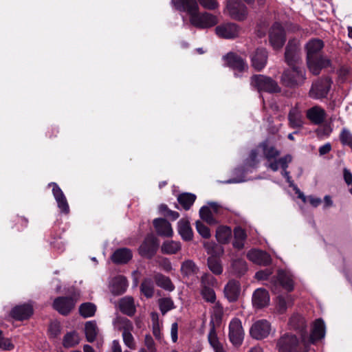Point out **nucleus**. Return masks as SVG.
I'll use <instances>...</instances> for the list:
<instances>
[{
	"instance_id": "nucleus-3",
	"label": "nucleus",
	"mask_w": 352,
	"mask_h": 352,
	"mask_svg": "<svg viewBox=\"0 0 352 352\" xmlns=\"http://www.w3.org/2000/svg\"><path fill=\"white\" fill-rule=\"evenodd\" d=\"M325 333L326 327L324 320L322 318H318L312 323L309 335L307 334V331L301 334V342L307 349L311 344H315L317 342L323 339Z\"/></svg>"
},
{
	"instance_id": "nucleus-46",
	"label": "nucleus",
	"mask_w": 352,
	"mask_h": 352,
	"mask_svg": "<svg viewBox=\"0 0 352 352\" xmlns=\"http://www.w3.org/2000/svg\"><path fill=\"white\" fill-rule=\"evenodd\" d=\"M78 334L75 331L67 333L63 339V345L65 348L74 347L79 343Z\"/></svg>"
},
{
	"instance_id": "nucleus-31",
	"label": "nucleus",
	"mask_w": 352,
	"mask_h": 352,
	"mask_svg": "<svg viewBox=\"0 0 352 352\" xmlns=\"http://www.w3.org/2000/svg\"><path fill=\"white\" fill-rule=\"evenodd\" d=\"M177 225L178 232L182 239L186 241H191L193 238V232L188 220L182 219L178 221Z\"/></svg>"
},
{
	"instance_id": "nucleus-38",
	"label": "nucleus",
	"mask_w": 352,
	"mask_h": 352,
	"mask_svg": "<svg viewBox=\"0 0 352 352\" xmlns=\"http://www.w3.org/2000/svg\"><path fill=\"white\" fill-rule=\"evenodd\" d=\"M248 270L247 263L243 258L232 260L231 263V272L237 276H243Z\"/></svg>"
},
{
	"instance_id": "nucleus-2",
	"label": "nucleus",
	"mask_w": 352,
	"mask_h": 352,
	"mask_svg": "<svg viewBox=\"0 0 352 352\" xmlns=\"http://www.w3.org/2000/svg\"><path fill=\"white\" fill-rule=\"evenodd\" d=\"M250 85L258 92L268 94H278L281 92V87L272 78L262 75L254 74L250 77Z\"/></svg>"
},
{
	"instance_id": "nucleus-54",
	"label": "nucleus",
	"mask_w": 352,
	"mask_h": 352,
	"mask_svg": "<svg viewBox=\"0 0 352 352\" xmlns=\"http://www.w3.org/2000/svg\"><path fill=\"white\" fill-rule=\"evenodd\" d=\"M201 295L205 301L214 303L216 300V294L213 288H201Z\"/></svg>"
},
{
	"instance_id": "nucleus-34",
	"label": "nucleus",
	"mask_w": 352,
	"mask_h": 352,
	"mask_svg": "<svg viewBox=\"0 0 352 352\" xmlns=\"http://www.w3.org/2000/svg\"><path fill=\"white\" fill-rule=\"evenodd\" d=\"M234 241L233 247L241 250L244 248V243L247 239V234L244 229L240 226H237L234 229Z\"/></svg>"
},
{
	"instance_id": "nucleus-30",
	"label": "nucleus",
	"mask_w": 352,
	"mask_h": 352,
	"mask_svg": "<svg viewBox=\"0 0 352 352\" xmlns=\"http://www.w3.org/2000/svg\"><path fill=\"white\" fill-rule=\"evenodd\" d=\"M119 308L122 314L129 316H133L136 311L134 300L131 296L122 298L119 301Z\"/></svg>"
},
{
	"instance_id": "nucleus-49",
	"label": "nucleus",
	"mask_w": 352,
	"mask_h": 352,
	"mask_svg": "<svg viewBox=\"0 0 352 352\" xmlns=\"http://www.w3.org/2000/svg\"><path fill=\"white\" fill-rule=\"evenodd\" d=\"M292 304L291 296L289 295H279L277 297V309L279 313H284L287 307Z\"/></svg>"
},
{
	"instance_id": "nucleus-64",
	"label": "nucleus",
	"mask_w": 352,
	"mask_h": 352,
	"mask_svg": "<svg viewBox=\"0 0 352 352\" xmlns=\"http://www.w3.org/2000/svg\"><path fill=\"white\" fill-rule=\"evenodd\" d=\"M49 332L52 338H56L60 333V327L58 323H52L49 327Z\"/></svg>"
},
{
	"instance_id": "nucleus-17",
	"label": "nucleus",
	"mask_w": 352,
	"mask_h": 352,
	"mask_svg": "<svg viewBox=\"0 0 352 352\" xmlns=\"http://www.w3.org/2000/svg\"><path fill=\"white\" fill-rule=\"evenodd\" d=\"M240 32V27L234 23H226L215 28L217 35L222 38L232 39L236 38Z\"/></svg>"
},
{
	"instance_id": "nucleus-1",
	"label": "nucleus",
	"mask_w": 352,
	"mask_h": 352,
	"mask_svg": "<svg viewBox=\"0 0 352 352\" xmlns=\"http://www.w3.org/2000/svg\"><path fill=\"white\" fill-rule=\"evenodd\" d=\"M306 79V72L300 65L289 66L283 70L280 76L282 85L292 89L302 86Z\"/></svg>"
},
{
	"instance_id": "nucleus-13",
	"label": "nucleus",
	"mask_w": 352,
	"mask_h": 352,
	"mask_svg": "<svg viewBox=\"0 0 352 352\" xmlns=\"http://www.w3.org/2000/svg\"><path fill=\"white\" fill-rule=\"evenodd\" d=\"M299 340L291 333H285L277 341L276 347L278 352H298Z\"/></svg>"
},
{
	"instance_id": "nucleus-48",
	"label": "nucleus",
	"mask_w": 352,
	"mask_h": 352,
	"mask_svg": "<svg viewBox=\"0 0 352 352\" xmlns=\"http://www.w3.org/2000/svg\"><path fill=\"white\" fill-rule=\"evenodd\" d=\"M262 147L263 150V154L265 159L270 162L272 160H276V157L280 155V152L277 150L274 146H269L266 143L262 144Z\"/></svg>"
},
{
	"instance_id": "nucleus-8",
	"label": "nucleus",
	"mask_w": 352,
	"mask_h": 352,
	"mask_svg": "<svg viewBox=\"0 0 352 352\" xmlns=\"http://www.w3.org/2000/svg\"><path fill=\"white\" fill-rule=\"evenodd\" d=\"M189 20L192 25L199 29L209 28L218 23L216 16L207 12L200 13L199 10L197 11Z\"/></svg>"
},
{
	"instance_id": "nucleus-20",
	"label": "nucleus",
	"mask_w": 352,
	"mask_h": 352,
	"mask_svg": "<svg viewBox=\"0 0 352 352\" xmlns=\"http://www.w3.org/2000/svg\"><path fill=\"white\" fill-rule=\"evenodd\" d=\"M248 258L255 264L267 266L272 263L271 256L265 251L251 250L247 254Z\"/></svg>"
},
{
	"instance_id": "nucleus-58",
	"label": "nucleus",
	"mask_w": 352,
	"mask_h": 352,
	"mask_svg": "<svg viewBox=\"0 0 352 352\" xmlns=\"http://www.w3.org/2000/svg\"><path fill=\"white\" fill-rule=\"evenodd\" d=\"M196 229L198 233L204 239L210 237V231L208 226L204 225L201 221H196Z\"/></svg>"
},
{
	"instance_id": "nucleus-33",
	"label": "nucleus",
	"mask_w": 352,
	"mask_h": 352,
	"mask_svg": "<svg viewBox=\"0 0 352 352\" xmlns=\"http://www.w3.org/2000/svg\"><path fill=\"white\" fill-rule=\"evenodd\" d=\"M292 161V156L290 154H287L278 160H275L270 162L267 165V168H270L274 172L277 171L279 167H280L282 170H285L288 168V165Z\"/></svg>"
},
{
	"instance_id": "nucleus-25",
	"label": "nucleus",
	"mask_w": 352,
	"mask_h": 352,
	"mask_svg": "<svg viewBox=\"0 0 352 352\" xmlns=\"http://www.w3.org/2000/svg\"><path fill=\"white\" fill-rule=\"evenodd\" d=\"M307 65L314 75H318L322 68L330 66L331 61L327 58H307Z\"/></svg>"
},
{
	"instance_id": "nucleus-41",
	"label": "nucleus",
	"mask_w": 352,
	"mask_h": 352,
	"mask_svg": "<svg viewBox=\"0 0 352 352\" xmlns=\"http://www.w3.org/2000/svg\"><path fill=\"white\" fill-rule=\"evenodd\" d=\"M181 250V243L179 241H165L162 246L161 251L165 254H175Z\"/></svg>"
},
{
	"instance_id": "nucleus-6",
	"label": "nucleus",
	"mask_w": 352,
	"mask_h": 352,
	"mask_svg": "<svg viewBox=\"0 0 352 352\" xmlns=\"http://www.w3.org/2000/svg\"><path fill=\"white\" fill-rule=\"evenodd\" d=\"M284 60L288 66L299 65L302 62L300 42L297 38L288 41L284 53Z\"/></svg>"
},
{
	"instance_id": "nucleus-40",
	"label": "nucleus",
	"mask_w": 352,
	"mask_h": 352,
	"mask_svg": "<svg viewBox=\"0 0 352 352\" xmlns=\"http://www.w3.org/2000/svg\"><path fill=\"white\" fill-rule=\"evenodd\" d=\"M196 195L190 192H184L178 195L177 201L182 208L188 210L196 200Z\"/></svg>"
},
{
	"instance_id": "nucleus-43",
	"label": "nucleus",
	"mask_w": 352,
	"mask_h": 352,
	"mask_svg": "<svg viewBox=\"0 0 352 352\" xmlns=\"http://www.w3.org/2000/svg\"><path fill=\"white\" fill-rule=\"evenodd\" d=\"M154 288V282L151 278H144L140 285V292L147 298L153 296Z\"/></svg>"
},
{
	"instance_id": "nucleus-10",
	"label": "nucleus",
	"mask_w": 352,
	"mask_h": 352,
	"mask_svg": "<svg viewBox=\"0 0 352 352\" xmlns=\"http://www.w3.org/2000/svg\"><path fill=\"white\" fill-rule=\"evenodd\" d=\"M331 80L329 78H320L314 82L309 91V96L315 100L327 98L331 87Z\"/></svg>"
},
{
	"instance_id": "nucleus-51",
	"label": "nucleus",
	"mask_w": 352,
	"mask_h": 352,
	"mask_svg": "<svg viewBox=\"0 0 352 352\" xmlns=\"http://www.w3.org/2000/svg\"><path fill=\"white\" fill-rule=\"evenodd\" d=\"M159 307L162 315L175 308L174 302L170 298H162L159 299Z\"/></svg>"
},
{
	"instance_id": "nucleus-42",
	"label": "nucleus",
	"mask_w": 352,
	"mask_h": 352,
	"mask_svg": "<svg viewBox=\"0 0 352 352\" xmlns=\"http://www.w3.org/2000/svg\"><path fill=\"white\" fill-rule=\"evenodd\" d=\"M232 235V230L230 227L220 226L217 229L216 238L221 244L228 243Z\"/></svg>"
},
{
	"instance_id": "nucleus-61",
	"label": "nucleus",
	"mask_w": 352,
	"mask_h": 352,
	"mask_svg": "<svg viewBox=\"0 0 352 352\" xmlns=\"http://www.w3.org/2000/svg\"><path fill=\"white\" fill-rule=\"evenodd\" d=\"M14 347V344L11 342L10 340L4 338L2 335V331L0 330V348L6 351H11Z\"/></svg>"
},
{
	"instance_id": "nucleus-47",
	"label": "nucleus",
	"mask_w": 352,
	"mask_h": 352,
	"mask_svg": "<svg viewBox=\"0 0 352 352\" xmlns=\"http://www.w3.org/2000/svg\"><path fill=\"white\" fill-rule=\"evenodd\" d=\"M86 339L89 342H93L97 336V326L95 321H88L85 325Z\"/></svg>"
},
{
	"instance_id": "nucleus-52",
	"label": "nucleus",
	"mask_w": 352,
	"mask_h": 352,
	"mask_svg": "<svg viewBox=\"0 0 352 352\" xmlns=\"http://www.w3.org/2000/svg\"><path fill=\"white\" fill-rule=\"evenodd\" d=\"M339 139L343 146H348L352 151V133L346 128H343L340 133Z\"/></svg>"
},
{
	"instance_id": "nucleus-44",
	"label": "nucleus",
	"mask_w": 352,
	"mask_h": 352,
	"mask_svg": "<svg viewBox=\"0 0 352 352\" xmlns=\"http://www.w3.org/2000/svg\"><path fill=\"white\" fill-rule=\"evenodd\" d=\"M207 264L209 270L215 275H220L223 272V265L220 257H208Z\"/></svg>"
},
{
	"instance_id": "nucleus-50",
	"label": "nucleus",
	"mask_w": 352,
	"mask_h": 352,
	"mask_svg": "<svg viewBox=\"0 0 352 352\" xmlns=\"http://www.w3.org/2000/svg\"><path fill=\"white\" fill-rule=\"evenodd\" d=\"M199 216L201 219L206 221L208 224L214 225L217 223L216 219L212 214V212L209 207L203 206L199 210Z\"/></svg>"
},
{
	"instance_id": "nucleus-57",
	"label": "nucleus",
	"mask_w": 352,
	"mask_h": 352,
	"mask_svg": "<svg viewBox=\"0 0 352 352\" xmlns=\"http://www.w3.org/2000/svg\"><path fill=\"white\" fill-rule=\"evenodd\" d=\"M245 170L244 168L240 167L234 169V175H236L239 176L237 178H232L227 180L225 182L226 184H233V183H240L245 181L244 177H245Z\"/></svg>"
},
{
	"instance_id": "nucleus-28",
	"label": "nucleus",
	"mask_w": 352,
	"mask_h": 352,
	"mask_svg": "<svg viewBox=\"0 0 352 352\" xmlns=\"http://www.w3.org/2000/svg\"><path fill=\"white\" fill-rule=\"evenodd\" d=\"M132 252L130 249L122 248L117 249L111 255V259L115 264H126L132 258Z\"/></svg>"
},
{
	"instance_id": "nucleus-53",
	"label": "nucleus",
	"mask_w": 352,
	"mask_h": 352,
	"mask_svg": "<svg viewBox=\"0 0 352 352\" xmlns=\"http://www.w3.org/2000/svg\"><path fill=\"white\" fill-rule=\"evenodd\" d=\"M217 283L216 278L208 273H205L201 277V288H210L214 286Z\"/></svg>"
},
{
	"instance_id": "nucleus-24",
	"label": "nucleus",
	"mask_w": 352,
	"mask_h": 352,
	"mask_svg": "<svg viewBox=\"0 0 352 352\" xmlns=\"http://www.w3.org/2000/svg\"><path fill=\"white\" fill-rule=\"evenodd\" d=\"M153 223L159 236L165 237H171L173 236V231L171 224L166 219H155Z\"/></svg>"
},
{
	"instance_id": "nucleus-5",
	"label": "nucleus",
	"mask_w": 352,
	"mask_h": 352,
	"mask_svg": "<svg viewBox=\"0 0 352 352\" xmlns=\"http://www.w3.org/2000/svg\"><path fill=\"white\" fill-rule=\"evenodd\" d=\"M269 286L274 293H278L280 287L283 288L287 292H290L294 288L293 276L289 272L278 270L276 276L272 277Z\"/></svg>"
},
{
	"instance_id": "nucleus-27",
	"label": "nucleus",
	"mask_w": 352,
	"mask_h": 352,
	"mask_svg": "<svg viewBox=\"0 0 352 352\" xmlns=\"http://www.w3.org/2000/svg\"><path fill=\"white\" fill-rule=\"evenodd\" d=\"M128 287L127 279L123 276L115 277L110 284V291L115 296L123 294Z\"/></svg>"
},
{
	"instance_id": "nucleus-60",
	"label": "nucleus",
	"mask_w": 352,
	"mask_h": 352,
	"mask_svg": "<svg viewBox=\"0 0 352 352\" xmlns=\"http://www.w3.org/2000/svg\"><path fill=\"white\" fill-rule=\"evenodd\" d=\"M258 153L256 150L253 149L250 151L248 157L245 160V165L250 167H254L258 164L257 160Z\"/></svg>"
},
{
	"instance_id": "nucleus-16",
	"label": "nucleus",
	"mask_w": 352,
	"mask_h": 352,
	"mask_svg": "<svg viewBox=\"0 0 352 352\" xmlns=\"http://www.w3.org/2000/svg\"><path fill=\"white\" fill-rule=\"evenodd\" d=\"M270 323L266 320H260L252 324L250 333L254 339L262 340L270 335Z\"/></svg>"
},
{
	"instance_id": "nucleus-14",
	"label": "nucleus",
	"mask_w": 352,
	"mask_h": 352,
	"mask_svg": "<svg viewBox=\"0 0 352 352\" xmlns=\"http://www.w3.org/2000/svg\"><path fill=\"white\" fill-rule=\"evenodd\" d=\"M227 9L230 16L234 20L242 21L247 18L248 8L241 0H228Z\"/></svg>"
},
{
	"instance_id": "nucleus-59",
	"label": "nucleus",
	"mask_w": 352,
	"mask_h": 352,
	"mask_svg": "<svg viewBox=\"0 0 352 352\" xmlns=\"http://www.w3.org/2000/svg\"><path fill=\"white\" fill-rule=\"evenodd\" d=\"M197 2L205 9L214 10L219 7L217 0H197Z\"/></svg>"
},
{
	"instance_id": "nucleus-7",
	"label": "nucleus",
	"mask_w": 352,
	"mask_h": 352,
	"mask_svg": "<svg viewBox=\"0 0 352 352\" xmlns=\"http://www.w3.org/2000/svg\"><path fill=\"white\" fill-rule=\"evenodd\" d=\"M268 36L270 44L274 50L281 49L286 41L285 28L279 22L272 24L269 30Z\"/></svg>"
},
{
	"instance_id": "nucleus-39",
	"label": "nucleus",
	"mask_w": 352,
	"mask_h": 352,
	"mask_svg": "<svg viewBox=\"0 0 352 352\" xmlns=\"http://www.w3.org/2000/svg\"><path fill=\"white\" fill-rule=\"evenodd\" d=\"M154 280L157 285L168 291H173L175 289L171 280L168 276L161 273H157L154 275Z\"/></svg>"
},
{
	"instance_id": "nucleus-21",
	"label": "nucleus",
	"mask_w": 352,
	"mask_h": 352,
	"mask_svg": "<svg viewBox=\"0 0 352 352\" xmlns=\"http://www.w3.org/2000/svg\"><path fill=\"white\" fill-rule=\"evenodd\" d=\"M324 47V42L319 38H313L305 45L307 58H324L320 55V52Z\"/></svg>"
},
{
	"instance_id": "nucleus-4",
	"label": "nucleus",
	"mask_w": 352,
	"mask_h": 352,
	"mask_svg": "<svg viewBox=\"0 0 352 352\" xmlns=\"http://www.w3.org/2000/svg\"><path fill=\"white\" fill-rule=\"evenodd\" d=\"M80 298V294L73 291L67 296H58L52 303V307L62 316H68L75 308Z\"/></svg>"
},
{
	"instance_id": "nucleus-19",
	"label": "nucleus",
	"mask_w": 352,
	"mask_h": 352,
	"mask_svg": "<svg viewBox=\"0 0 352 352\" xmlns=\"http://www.w3.org/2000/svg\"><path fill=\"white\" fill-rule=\"evenodd\" d=\"M33 313V306L30 303H24L14 307L10 311V316L16 320L22 321L30 318Z\"/></svg>"
},
{
	"instance_id": "nucleus-15",
	"label": "nucleus",
	"mask_w": 352,
	"mask_h": 352,
	"mask_svg": "<svg viewBox=\"0 0 352 352\" xmlns=\"http://www.w3.org/2000/svg\"><path fill=\"white\" fill-rule=\"evenodd\" d=\"M223 59L226 66L239 73L247 72L248 69L246 60L236 53L229 52L223 56Z\"/></svg>"
},
{
	"instance_id": "nucleus-26",
	"label": "nucleus",
	"mask_w": 352,
	"mask_h": 352,
	"mask_svg": "<svg viewBox=\"0 0 352 352\" xmlns=\"http://www.w3.org/2000/svg\"><path fill=\"white\" fill-rule=\"evenodd\" d=\"M270 302V295L267 291L263 288L256 289L252 296L253 305L258 309L268 305Z\"/></svg>"
},
{
	"instance_id": "nucleus-12",
	"label": "nucleus",
	"mask_w": 352,
	"mask_h": 352,
	"mask_svg": "<svg viewBox=\"0 0 352 352\" xmlns=\"http://www.w3.org/2000/svg\"><path fill=\"white\" fill-rule=\"evenodd\" d=\"M229 340L235 347L240 346L243 341L244 331L241 321L237 318H233L229 324Z\"/></svg>"
},
{
	"instance_id": "nucleus-9",
	"label": "nucleus",
	"mask_w": 352,
	"mask_h": 352,
	"mask_svg": "<svg viewBox=\"0 0 352 352\" xmlns=\"http://www.w3.org/2000/svg\"><path fill=\"white\" fill-rule=\"evenodd\" d=\"M160 246L158 239L153 234H148L138 248L139 254L147 259H151L157 253Z\"/></svg>"
},
{
	"instance_id": "nucleus-56",
	"label": "nucleus",
	"mask_w": 352,
	"mask_h": 352,
	"mask_svg": "<svg viewBox=\"0 0 352 352\" xmlns=\"http://www.w3.org/2000/svg\"><path fill=\"white\" fill-rule=\"evenodd\" d=\"M48 186L52 187V193L57 203L66 199L63 192L56 183L51 182Z\"/></svg>"
},
{
	"instance_id": "nucleus-23",
	"label": "nucleus",
	"mask_w": 352,
	"mask_h": 352,
	"mask_svg": "<svg viewBox=\"0 0 352 352\" xmlns=\"http://www.w3.org/2000/svg\"><path fill=\"white\" fill-rule=\"evenodd\" d=\"M306 117L312 124L320 125L325 120L326 112L322 107L316 105L307 110Z\"/></svg>"
},
{
	"instance_id": "nucleus-55",
	"label": "nucleus",
	"mask_w": 352,
	"mask_h": 352,
	"mask_svg": "<svg viewBox=\"0 0 352 352\" xmlns=\"http://www.w3.org/2000/svg\"><path fill=\"white\" fill-rule=\"evenodd\" d=\"M210 329L208 336V341L211 346L216 350V348H220L221 346H218L219 341L215 331L214 324L212 320L210 321Z\"/></svg>"
},
{
	"instance_id": "nucleus-62",
	"label": "nucleus",
	"mask_w": 352,
	"mask_h": 352,
	"mask_svg": "<svg viewBox=\"0 0 352 352\" xmlns=\"http://www.w3.org/2000/svg\"><path fill=\"white\" fill-rule=\"evenodd\" d=\"M15 222V228L17 231L21 232L24 228H26L28 224V220L24 217L17 216L14 220Z\"/></svg>"
},
{
	"instance_id": "nucleus-29",
	"label": "nucleus",
	"mask_w": 352,
	"mask_h": 352,
	"mask_svg": "<svg viewBox=\"0 0 352 352\" xmlns=\"http://www.w3.org/2000/svg\"><path fill=\"white\" fill-rule=\"evenodd\" d=\"M122 322L124 324V330L122 332L124 342L129 349H135V343L134 342L133 336L131 333V330L133 329L132 323L129 319L126 318H122Z\"/></svg>"
},
{
	"instance_id": "nucleus-63",
	"label": "nucleus",
	"mask_w": 352,
	"mask_h": 352,
	"mask_svg": "<svg viewBox=\"0 0 352 352\" xmlns=\"http://www.w3.org/2000/svg\"><path fill=\"white\" fill-rule=\"evenodd\" d=\"M273 273L272 269H265L263 270L258 271L255 274V278L258 280H267Z\"/></svg>"
},
{
	"instance_id": "nucleus-18",
	"label": "nucleus",
	"mask_w": 352,
	"mask_h": 352,
	"mask_svg": "<svg viewBox=\"0 0 352 352\" xmlns=\"http://www.w3.org/2000/svg\"><path fill=\"white\" fill-rule=\"evenodd\" d=\"M171 4L175 10L187 13L189 18L199 10L197 0H171Z\"/></svg>"
},
{
	"instance_id": "nucleus-35",
	"label": "nucleus",
	"mask_w": 352,
	"mask_h": 352,
	"mask_svg": "<svg viewBox=\"0 0 352 352\" xmlns=\"http://www.w3.org/2000/svg\"><path fill=\"white\" fill-rule=\"evenodd\" d=\"M289 325L292 329L299 331L300 335L306 332L305 319L300 314H294L289 320Z\"/></svg>"
},
{
	"instance_id": "nucleus-45",
	"label": "nucleus",
	"mask_w": 352,
	"mask_h": 352,
	"mask_svg": "<svg viewBox=\"0 0 352 352\" xmlns=\"http://www.w3.org/2000/svg\"><path fill=\"white\" fill-rule=\"evenodd\" d=\"M78 311L82 318H90L95 315L96 306L92 302H84L80 305Z\"/></svg>"
},
{
	"instance_id": "nucleus-32",
	"label": "nucleus",
	"mask_w": 352,
	"mask_h": 352,
	"mask_svg": "<svg viewBox=\"0 0 352 352\" xmlns=\"http://www.w3.org/2000/svg\"><path fill=\"white\" fill-rule=\"evenodd\" d=\"M289 125L292 129H300L303 126L301 113L297 109H292L288 113Z\"/></svg>"
},
{
	"instance_id": "nucleus-36",
	"label": "nucleus",
	"mask_w": 352,
	"mask_h": 352,
	"mask_svg": "<svg viewBox=\"0 0 352 352\" xmlns=\"http://www.w3.org/2000/svg\"><path fill=\"white\" fill-rule=\"evenodd\" d=\"M180 271L184 277H189L197 274L199 267L192 260L188 259L182 262Z\"/></svg>"
},
{
	"instance_id": "nucleus-37",
	"label": "nucleus",
	"mask_w": 352,
	"mask_h": 352,
	"mask_svg": "<svg viewBox=\"0 0 352 352\" xmlns=\"http://www.w3.org/2000/svg\"><path fill=\"white\" fill-rule=\"evenodd\" d=\"M204 247L206 250L209 257H221L223 253L224 250L221 245L217 244L213 241H208L204 243Z\"/></svg>"
},
{
	"instance_id": "nucleus-22",
	"label": "nucleus",
	"mask_w": 352,
	"mask_h": 352,
	"mask_svg": "<svg viewBox=\"0 0 352 352\" xmlns=\"http://www.w3.org/2000/svg\"><path fill=\"white\" fill-rule=\"evenodd\" d=\"M241 291V285L239 281L236 280H230L226 285L223 292L225 297L230 302L238 300Z\"/></svg>"
},
{
	"instance_id": "nucleus-11",
	"label": "nucleus",
	"mask_w": 352,
	"mask_h": 352,
	"mask_svg": "<svg viewBox=\"0 0 352 352\" xmlns=\"http://www.w3.org/2000/svg\"><path fill=\"white\" fill-rule=\"evenodd\" d=\"M268 55V51L265 47L255 49L249 55L251 67L256 72H261L267 65Z\"/></svg>"
}]
</instances>
